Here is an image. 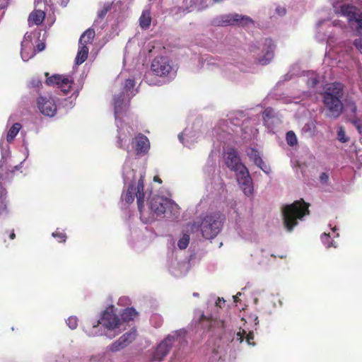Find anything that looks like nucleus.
Returning <instances> with one entry per match:
<instances>
[{
    "mask_svg": "<svg viewBox=\"0 0 362 362\" xmlns=\"http://www.w3.org/2000/svg\"><path fill=\"white\" fill-rule=\"evenodd\" d=\"M344 95V85L340 82L328 83L321 93L322 102L327 109L326 116L336 119L342 113L344 104L341 101Z\"/></svg>",
    "mask_w": 362,
    "mask_h": 362,
    "instance_id": "f257e3e1",
    "label": "nucleus"
},
{
    "mask_svg": "<svg viewBox=\"0 0 362 362\" xmlns=\"http://www.w3.org/2000/svg\"><path fill=\"white\" fill-rule=\"evenodd\" d=\"M309 206L303 199H300L283 206V223L288 231L291 232L298 224V221L309 214Z\"/></svg>",
    "mask_w": 362,
    "mask_h": 362,
    "instance_id": "f03ea898",
    "label": "nucleus"
},
{
    "mask_svg": "<svg viewBox=\"0 0 362 362\" xmlns=\"http://www.w3.org/2000/svg\"><path fill=\"white\" fill-rule=\"evenodd\" d=\"M225 216L220 212H212L200 217L197 223L204 238L211 240L217 236L222 229Z\"/></svg>",
    "mask_w": 362,
    "mask_h": 362,
    "instance_id": "7ed1b4c3",
    "label": "nucleus"
},
{
    "mask_svg": "<svg viewBox=\"0 0 362 362\" xmlns=\"http://www.w3.org/2000/svg\"><path fill=\"white\" fill-rule=\"evenodd\" d=\"M151 71L158 77L172 78L175 77L177 69L168 57H156L151 64Z\"/></svg>",
    "mask_w": 362,
    "mask_h": 362,
    "instance_id": "20e7f679",
    "label": "nucleus"
},
{
    "mask_svg": "<svg viewBox=\"0 0 362 362\" xmlns=\"http://www.w3.org/2000/svg\"><path fill=\"white\" fill-rule=\"evenodd\" d=\"M144 188V175H141L137 183H131L125 194L124 200L127 203L131 204L136 197L138 209L141 214L144 207L145 193Z\"/></svg>",
    "mask_w": 362,
    "mask_h": 362,
    "instance_id": "39448f33",
    "label": "nucleus"
},
{
    "mask_svg": "<svg viewBox=\"0 0 362 362\" xmlns=\"http://www.w3.org/2000/svg\"><path fill=\"white\" fill-rule=\"evenodd\" d=\"M99 325H101L107 330H115L120 328L122 320L114 312L113 306H110L103 311L100 319L97 321L95 325H93V328L98 327Z\"/></svg>",
    "mask_w": 362,
    "mask_h": 362,
    "instance_id": "423d86ee",
    "label": "nucleus"
},
{
    "mask_svg": "<svg viewBox=\"0 0 362 362\" xmlns=\"http://www.w3.org/2000/svg\"><path fill=\"white\" fill-rule=\"evenodd\" d=\"M358 8L350 5L343 4L339 8L335 7V13L347 17L349 22L355 21L357 23L356 32L357 35L362 36V13H358Z\"/></svg>",
    "mask_w": 362,
    "mask_h": 362,
    "instance_id": "0eeeda50",
    "label": "nucleus"
},
{
    "mask_svg": "<svg viewBox=\"0 0 362 362\" xmlns=\"http://www.w3.org/2000/svg\"><path fill=\"white\" fill-rule=\"evenodd\" d=\"M175 337L168 336L163 340L153 351L151 360L153 361H161L168 354L170 350L172 349Z\"/></svg>",
    "mask_w": 362,
    "mask_h": 362,
    "instance_id": "6e6552de",
    "label": "nucleus"
},
{
    "mask_svg": "<svg viewBox=\"0 0 362 362\" xmlns=\"http://www.w3.org/2000/svg\"><path fill=\"white\" fill-rule=\"evenodd\" d=\"M225 162L228 168L237 173L246 166L242 163L238 152L234 148H228L225 154Z\"/></svg>",
    "mask_w": 362,
    "mask_h": 362,
    "instance_id": "1a4fd4ad",
    "label": "nucleus"
},
{
    "mask_svg": "<svg viewBox=\"0 0 362 362\" xmlns=\"http://www.w3.org/2000/svg\"><path fill=\"white\" fill-rule=\"evenodd\" d=\"M136 336V330L135 329H132L130 332L122 335L117 341L110 344L109 350L112 352H116L126 348L135 340Z\"/></svg>",
    "mask_w": 362,
    "mask_h": 362,
    "instance_id": "9d476101",
    "label": "nucleus"
},
{
    "mask_svg": "<svg viewBox=\"0 0 362 362\" xmlns=\"http://www.w3.org/2000/svg\"><path fill=\"white\" fill-rule=\"evenodd\" d=\"M37 107L40 112L47 117H54L57 112L55 101L51 97H39L37 99Z\"/></svg>",
    "mask_w": 362,
    "mask_h": 362,
    "instance_id": "9b49d317",
    "label": "nucleus"
},
{
    "mask_svg": "<svg viewBox=\"0 0 362 362\" xmlns=\"http://www.w3.org/2000/svg\"><path fill=\"white\" fill-rule=\"evenodd\" d=\"M46 83L49 86H57L65 94H67L71 88L73 81L64 75L54 74L46 79Z\"/></svg>",
    "mask_w": 362,
    "mask_h": 362,
    "instance_id": "f8f14e48",
    "label": "nucleus"
},
{
    "mask_svg": "<svg viewBox=\"0 0 362 362\" xmlns=\"http://www.w3.org/2000/svg\"><path fill=\"white\" fill-rule=\"evenodd\" d=\"M237 180L244 192L247 196L250 195L253 191L252 180L250 175L248 169L243 168L242 170L236 173Z\"/></svg>",
    "mask_w": 362,
    "mask_h": 362,
    "instance_id": "ddd939ff",
    "label": "nucleus"
},
{
    "mask_svg": "<svg viewBox=\"0 0 362 362\" xmlns=\"http://www.w3.org/2000/svg\"><path fill=\"white\" fill-rule=\"evenodd\" d=\"M168 204V199L163 197L155 195L151 198L148 202V207L151 212L156 216H163L165 213V206Z\"/></svg>",
    "mask_w": 362,
    "mask_h": 362,
    "instance_id": "4468645a",
    "label": "nucleus"
},
{
    "mask_svg": "<svg viewBox=\"0 0 362 362\" xmlns=\"http://www.w3.org/2000/svg\"><path fill=\"white\" fill-rule=\"evenodd\" d=\"M132 144L135 145L137 153H146L150 148L148 139L144 134L139 133L133 139Z\"/></svg>",
    "mask_w": 362,
    "mask_h": 362,
    "instance_id": "2eb2a0df",
    "label": "nucleus"
},
{
    "mask_svg": "<svg viewBox=\"0 0 362 362\" xmlns=\"http://www.w3.org/2000/svg\"><path fill=\"white\" fill-rule=\"evenodd\" d=\"M235 17V13L221 15L214 19L213 24L216 26L222 27L228 25H235L237 18Z\"/></svg>",
    "mask_w": 362,
    "mask_h": 362,
    "instance_id": "dca6fc26",
    "label": "nucleus"
},
{
    "mask_svg": "<svg viewBox=\"0 0 362 362\" xmlns=\"http://www.w3.org/2000/svg\"><path fill=\"white\" fill-rule=\"evenodd\" d=\"M132 128L129 126H126L125 129L122 128L119 132L118 140H117V146L119 148H122L124 150L128 151V144H127V141L129 139V136L132 134Z\"/></svg>",
    "mask_w": 362,
    "mask_h": 362,
    "instance_id": "f3484780",
    "label": "nucleus"
},
{
    "mask_svg": "<svg viewBox=\"0 0 362 362\" xmlns=\"http://www.w3.org/2000/svg\"><path fill=\"white\" fill-rule=\"evenodd\" d=\"M247 154L249 157V158L254 162V163L259 167L260 169H262L264 172L268 173L267 170V166L262 159V157L260 156L259 152L258 150L254 148H250L247 151Z\"/></svg>",
    "mask_w": 362,
    "mask_h": 362,
    "instance_id": "a211bd4d",
    "label": "nucleus"
},
{
    "mask_svg": "<svg viewBox=\"0 0 362 362\" xmlns=\"http://www.w3.org/2000/svg\"><path fill=\"white\" fill-rule=\"evenodd\" d=\"M45 18V12L39 10H33L29 15L28 22L29 26L40 25H41Z\"/></svg>",
    "mask_w": 362,
    "mask_h": 362,
    "instance_id": "6ab92c4d",
    "label": "nucleus"
},
{
    "mask_svg": "<svg viewBox=\"0 0 362 362\" xmlns=\"http://www.w3.org/2000/svg\"><path fill=\"white\" fill-rule=\"evenodd\" d=\"M124 98V95L122 93L114 97V109L116 118L122 114L127 109Z\"/></svg>",
    "mask_w": 362,
    "mask_h": 362,
    "instance_id": "aec40b11",
    "label": "nucleus"
},
{
    "mask_svg": "<svg viewBox=\"0 0 362 362\" xmlns=\"http://www.w3.org/2000/svg\"><path fill=\"white\" fill-rule=\"evenodd\" d=\"M245 339L248 345L252 346H255V342L254 341V333L251 331L247 334L245 329H240V331L236 333L235 338L233 339V340H236L237 341L242 343Z\"/></svg>",
    "mask_w": 362,
    "mask_h": 362,
    "instance_id": "412c9836",
    "label": "nucleus"
},
{
    "mask_svg": "<svg viewBox=\"0 0 362 362\" xmlns=\"http://www.w3.org/2000/svg\"><path fill=\"white\" fill-rule=\"evenodd\" d=\"M165 213L167 217L170 219H176L180 216V207L179 206L168 199V204L165 206Z\"/></svg>",
    "mask_w": 362,
    "mask_h": 362,
    "instance_id": "4be33fe9",
    "label": "nucleus"
},
{
    "mask_svg": "<svg viewBox=\"0 0 362 362\" xmlns=\"http://www.w3.org/2000/svg\"><path fill=\"white\" fill-rule=\"evenodd\" d=\"M200 322H202V326L204 328H206L208 330L211 329L214 327H221L223 329L225 327L223 321L213 320L206 318L204 314L201 315Z\"/></svg>",
    "mask_w": 362,
    "mask_h": 362,
    "instance_id": "5701e85b",
    "label": "nucleus"
},
{
    "mask_svg": "<svg viewBox=\"0 0 362 362\" xmlns=\"http://www.w3.org/2000/svg\"><path fill=\"white\" fill-rule=\"evenodd\" d=\"M95 33L94 29H87L81 35L79 39V45H86L91 44L94 40Z\"/></svg>",
    "mask_w": 362,
    "mask_h": 362,
    "instance_id": "b1692460",
    "label": "nucleus"
},
{
    "mask_svg": "<svg viewBox=\"0 0 362 362\" xmlns=\"http://www.w3.org/2000/svg\"><path fill=\"white\" fill-rule=\"evenodd\" d=\"M138 315V313L133 308H127L121 313L122 325L123 322H128L133 320Z\"/></svg>",
    "mask_w": 362,
    "mask_h": 362,
    "instance_id": "393cba45",
    "label": "nucleus"
},
{
    "mask_svg": "<svg viewBox=\"0 0 362 362\" xmlns=\"http://www.w3.org/2000/svg\"><path fill=\"white\" fill-rule=\"evenodd\" d=\"M88 51L89 49L88 46L79 45L78 50L75 59L76 64L80 65L87 59Z\"/></svg>",
    "mask_w": 362,
    "mask_h": 362,
    "instance_id": "a878e982",
    "label": "nucleus"
},
{
    "mask_svg": "<svg viewBox=\"0 0 362 362\" xmlns=\"http://www.w3.org/2000/svg\"><path fill=\"white\" fill-rule=\"evenodd\" d=\"M151 23V12L148 10L143 11L140 18H139V25L144 29H148Z\"/></svg>",
    "mask_w": 362,
    "mask_h": 362,
    "instance_id": "bb28decb",
    "label": "nucleus"
},
{
    "mask_svg": "<svg viewBox=\"0 0 362 362\" xmlns=\"http://www.w3.org/2000/svg\"><path fill=\"white\" fill-rule=\"evenodd\" d=\"M235 18H237L235 25L246 27L250 24L254 25L255 23L254 21L247 16L235 13Z\"/></svg>",
    "mask_w": 362,
    "mask_h": 362,
    "instance_id": "cd10ccee",
    "label": "nucleus"
},
{
    "mask_svg": "<svg viewBox=\"0 0 362 362\" xmlns=\"http://www.w3.org/2000/svg\"><path fill=\"white\" fill-rule=\"evenodd\" d=\"M21 124L20 123H15L13 124V126L10 128L7 133L6 136V140L8 143H11L13 141L16 136L18 134V132L21 129Z\"/></svg>",
    "mask_w": 362,
    "mask_h": 362,
    "instance_id": "c85d7f7f",
    "label": "nucleus"
},
{
    "mask_svg": "<svg viewBox=\"0 0 362 362\" xmlns=\"http://www.w3.org/2000/svg\"><path fill=\"white\" fill-rule=\"evenodd\" d=\"M267 42H268L269 47L272 49V52H268L267 53V57H264L259 59V63L262 65H266L269 63L270 60L273 57V48L274 45L272 43V40H267Z\"/></svg>",
    "mask_w": 362,
    "mask_h": 362,
    "instance_id": "c756f323",
    "label": "nucleus"
},
{
    "mask_svg": "<svg viewBox=\"0 0 362 362\" xmlns=\"http://www.w3.org/2000/svg\"><path fill=\"white\" fill-rule=\"evenodd\" d=\"M286 140L287 144L290 146H294L297 145V144H298L297 136H296V134L294 133V132H293V131H288L286 133Z\"/></svg>",
    "mask_w": 362,
    "mask_h": 362,
    "instance_id": "7c9ffc66",
    "label": "nucleus"
},
{
    "mask_svg": "<svg viewBox=\"0 0 362 362\" xmlns=\"http://www.w3.org/2000/svg\"><path fill=\"white\" fill-rule=\"evenodd\" d=\"M189 243V235L188 234H183L182 237L180 238L177 242V246L180 249L184 250L185 249Z\"/></svg>",
    "mask_w": 362,
    "mask_h": 362,
    "instance_id": "2f4dec72",
    "label": "nucleus"
},
{
    "mask_svg": "<svg viewBox=\"0 0 362 362\" xmlns=\"http://www.w3.org/2000/svg\"><path fill=\"white\" fill-rule=\"evenodd\" d=\"M52 236L54 238H57L59 243H64L66 240V234L59 230H57L55 232L52 233Z\"/></svg>",
    "mask_w": 362,
    "mask_h": 362,
    "instance_id": "473e14b6",
    "label": "nucleus"
},
{
    "mask_svg": "<svg viewBox=\"0 0 362 362\" xmlns=\"http://www.w3.org/2000/svg\"><path fill=\"white\" fill-rule=\"evenodd\" d=\"M112 8V5L111 4H105L104 5V6L102 8L101 10H100L98 13V18L103 19L105 18V16H106V14L107 13L108 11H110Z\"/></svg>",
    "mask_w": 362,
    "mask_h": 362,
    "instance_id": "72a5a7b5",
    "label": "nucleus"
},
{
    "mask_svg": "<svg viewBox=\"0 0 362 362\" xmlns=\"http://www.w3.org/2000/svg\"><path fill=\"white\" fill-rule=\"evenodd\" d=\"M337 139L342 143H345L349 140V138L346 136L345 131L342 127H339L338 129Z\"/></svg>",
    "mask_w": 362,
    "mask_h": 362,
    "instance_id": "f704fd0d",
    "label": "nucleus"
},
{
    "mask_svg": "<svg viewBox=\"0 0 362 362\" xmlns=\"http://www.w3.org/2000/svg\"><path fill=\"white\" fill-rule=\"evenodd\" d=\"M66 324L71 329H74L78 326V319L76 317H69L66 320Z\"/></svg>",
    "mask_w": 362,
    "mask_h": 362,
    "instance_id": "c9c22d12",
    "label": "nucleus"
},
{
    "mask_svg": "<svg viewBox=\"0 0 362 362\" xmlns=\"http://www.w3.org/2000/svg\"><path fill=\"white\" fill-rule=\"evenodd\" d=\"M262 117H263L264 119H270V118L274 117V110L270 107H267L262 113Z\"/></svg>",
    "mask_w": 362,
    "mask_h": 362,
    "instance_id": "e433bc0d",
    "label": "nucleus"
},
{
    "mask_svg": "<svg viewBox=\"0 0 362 362\" xmlns=\"http://www.w3.org/2000/svg\"><path fill=\"white\" fill-rule=\"evenodd\" d=\"M8 213L7 202L4 199H0V216Z\"/></svg>",
    "mask_w": 362,
    "mask_h": 362,
    "instance_id": "4c0bfd02",
    "label": "nucleus"
},
{
    "mask_svg": "<svg viewBox=\"0 0 362 362\" xmlns=\"http://www.w3.org/2000/svg\"><path fill=\"white\" fill-rule=\"evenodd\" d=\"M348 107L350 109L351 112L354 116H356L357 115V106L355 102L350 101L348 103Z\"/></svg>",
    "mask_w": 362,
    "mask_h": 362,
    "instance_id": "58836bf2",
    "label": "nucleus"
},
{
    "mask_svg": "<svg viewBox=\"0 0 362 362\" xmlns=\"http://www.w3.org/2000/svg\"><path fill=\"white\" fill-rule=\"evenodd\" d=\"M135 86L134 81L133 79L128 78L126 80L124 83V88L127 90H130Z\"/></svg>",
    "mask_w": 362,
    "mask_h": 362,
    "instance_id": "ea45409f",
    "label": "nucleus"
},
{
    "mask_svg": "<svg viewBox=\"0 0 362 362\" xmlns=\"http://www.w3.org/2000/svg\"><path fill=\"white\" fill-rule=\"evenodd\" d=\"M354 45L362 54V39L359 38V39L355 40V41L354 42Z\"/></svg>",
    "mask_w": 362,
    "mask_h": 362,
    "instance_id": "a19ab883",
    "label": "nucleus"
},
{
    "mask_svg": "<svg viewBox=\"0 0 362 362\" xmlns=\"http://www.w3.org/2000/svg\"><path fill=\"white\" fill-rule=\"evenodd\" d=\"M322 240L324 243H327V247H330V244L329 243V239L330 238L329 233H324L322 237Z\"/></svg>",
    "mask_w": 362,
    "mask_h": 362,
    "instance_id": "79ce46f5",
    "label": "nucleus"
},
{
    "mask_svg": "<svg viewBox=\"0 0 362 362\" xmlns=\"http://www.w3.org/2000/svg\"><path fill=\"white\" fill-rule=\"evenodd\" d=\"M320 181L323 183H326L329 180V175L326 173H322L320 176Z\"/></svg>",
    "mask_w": 362,
    "mask_h": 362,
    "instance_id": "37998d69",
    "label": "nucleus"
},
{
    "mask_svg": "<svg viewBox=\"0 0 362 362\" xmlns=\"http://www.w3.org/2000/svg\"><path fill=\"white\" fill-rule=\"evenodd\" d=\"M350 122L355 127L361 124L360 119L356 116H354V118L350 119Z\"/></svg>",
    "mask_w": 362,
    "mask_h": 362,
    "instance_id": "c03bdc74",
    "label": "nucleus"
},
{
    "mask_svg": "<svg viewBox=\"0 0 362 362\" xmlns=\"http://www.w3.org/2000/svg\"><path fill=\"white\" fill-rule=\"evenodd\" d=\"M57 4L62 6H66L69 0H54Z\"/></svg>",
    "mask_w": 362,
    "mask_h": 362,
    "instance_id": "a18cd8bd",
    "label": "nucleus"
},
{
    "mask_svg": "<svg viewBox=\"0 0 362 362\" xmlns=\"http://www.w3.org/2000/svg\"><path fill=\"white\" fill-rule=\"evenodd\" d=\"M45 44L41 42V43H39L37 45V50L38 52H41L44 49H45Z\"/></svg>",
    "mask_w": 362,
    "mask_h": 362,
    "instance_id": "49530a36",
    "label": "nucleus"
},
{
    "mask_svg": "<svg viewBox=\"0 0 362 362\" xmlns=\"http://www.w3.org/2000/svg\"><path fill=\"white\" fill-rule=\"evenodd\" d=\"M153 181L156 182L160 183V184L162 183L161 179L158 176H157V175L154 176Z\"/></svg>",
    "mask_w": 362,
    "mask_h": 362,
    "instance_id": "de8ad7c7",
    "label": "nucleus"
},
{
    "mask_svg": "<svg viewBox=\"0 0 362 362\" xmlns=\"http://www.w3.org/2000/svg\"><path fill=\"white\" fill-rule=\"evenodd\" d=\"M15 238H16V234H15L14 230H13L11 231V233L9 234V238L11 240H13Z\"/></svg>",
    "mask_w": 362,
    "mask_h": 362,
    "instance_id": "09e8293b",
    "label": "nucleus"
},
{
    "mask_svg": "<svg viewBox=\"0 0 362 362\" xmlns=\"http://www.w3.org/2000/svg\"><path fill=\"white\" fill-rule=\"evenodd\" d=\"M310 81H311L313 86H315L318 83V80L317 78H312V79H310Z\"/></svg>",
    "mask_w": 362,
    "mask_h": 362,
    "instance_id": "8fccbe9b",
    "label": "nucleus"
},
{
    "mask_svg": "<svg viewBox=\"0 0 362 362\" xmlns=\"http://www.w3.org/2000/svg\"><path fill=\"white\" fill-rule=\"evenodd\" d=\"M356 128L358 130V133L360 134H362V126H361V124L357 126Z\"/></svg>",
    "mask_w": 362,
    "mask_h": 362,
    "instance_id": "3c124183",
    "label": "nucleus"
},
{
    "mask_svg": "<svg viewBox=\"0 0 362 362\" xmlns=\"http://www.w3.org/2000/svg\"><path fill=\"white\" fill-rule=\"evenodd\" d=\"M21 56H22V58H23V59L24 61H28V58L24 55L23 52H21Z\"/></svg>",
    "mask_w": 362,
    "mask_h": 362,
    "instance_id": "603ef678",
    "label": "nucleus"
},
{
    "mask_svg": "<svg viewBox=\"0 0 362 362\" xmlns=\"http://www.w3.org/2000/svg\"><path fill=\"white\" fill-rule=\"evenodd\" d=\"M237 299H238V297L237 296H234V301L237 302Z\"/></svg>",
    "mask_w": 362,
    "mask_h": 362,
    "instance_id": "864d4df0",
    "label": "nucleus"
}]
</instances>
